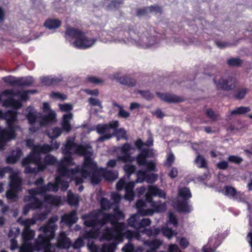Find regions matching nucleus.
<instances>
[{
  "mask_svg": "<svg viewBox=\"0 0 252 252\" xmlns=\"http://www.w3.org/2000/svg\"><path fill=\"white\" fill-rule=\"evenodd\" d=\"M87 246L91 252H98V248L95 245L92 239H89ZM115 244H103L100 252H113Z\"/></svg>",
  "mask_w": 252,
  "mask_h": 252,
  "instance_id": "a211bd4d",
  "label": "nucleus"
},
{
  "mask_svg": "<svg viewBox=\"0 0 252 252\" xmlns=\"http://www.w3.org/2000/svg\"><path fill=\"white\" fill-rule=\"evenodd\" d=\"M136 146L137 147V148H139V149H140L141 148L142 145H144L145 144L146 145H153V137H149L147 141L144 143L143 142L142 140L141 139H138L135 143Z\"/></svg>",
  "mask_w": 252,
  "mask_h": 252,
  "instance_id": "c03bdc74",
  "label": "nucleus"
},
{
  "mask_svg": "<svg viewBox=\"0 0 252 252\" xmlns=\"http://www.w3.org/2000/svg\"><path fill=\"white\" fill-rule=\"evenodd\" d=\"M195 162L198 164L199 167H201V168L206 167L207 162L204 157L201 156V155H198L197 156L195 159Z\"/></svg>",
  "mask_w": 252,
  "mask_h": 252,
  "instance_id": "09e8293b",
  "label": "nucleus"
},
{
  "mask_svg": "<svg viewBox=\"0 0 252 252\" xmlns=\"http://www.w3.org/2000/svg\"><path fill=\"white\" fill-rule=\"evenodd\" d=\"M146 165L148 170L149 171H154L156 167V163H155L154 162H153V161H149V162L147 161Z\"/></svg>",
  "mask_w": 252,
  "mask_h": 252,
  "instance_id": "e2e57ef3",
  "label": "nucleus"
},
{
  "mask_svg": "<svg viewBox=\"0 0 252 252\" xmlns=\"http://www.w3.org/2000/svg\"><path fill=\"white\" fill-rule=\"evenodd\" d=\"M10 186L11 189L6 191V194L7 197L9 199H16L17 197L16 191L20 189L22 180L16 173H12L10 176Z\"/></svg>",
  "mask_w": 252,
  "mask_h": 252,
  "instance_id": "ddd939ff",
  "label": "nucleus"
},
{
  "mask_svg": "<svg viewBox=\"0 0 252 252\" xmlns=\"http://www.w3.org/2000/svg\"><path fill=\"white\" fill-rule=\"evenodd\" d=\"M247 92H248L247 89H241V90L238 91L234 97L236 98H238V99H241V98H244Z\"/></svg>",
  "mask_w": 252,
  "mask_h": 252,
  "instance_id": "603ef678",
  "label": "nucleus"
},
{
  "mask_svg": "<svg viewBox=\"0 0 252 252\" xmlns=\"http://www.w3.org/2000/svg\"><path fill=\"white\" fill-rule=\"evenodd\" d=\"M77 219L76 210H72L70 213L65 214V215L62 217V221H64L68 226H71L72 224L75 223Z\"/></svg>",
  "mask_w": 252,
  "mask_h": 252,
  "instance_id": "5701e85b",
  "label": "nucleus"
},
{
  "mask_svg": "<svg viewBox=\"0 0 252 252\" xmlns=\"http://www.w3.org/2000/svg\"><path fill=\"white\" fill-rule=\"evenodd\" d=\"M62 132V129L59 128V127H55L52 130V135H50L51 138H56V137H58V136L61 135Z\"/></svg>",
  "mask_w": 252,
  "mask_h": 252,
  "instance_id": "6e6d98bb",
  "label": "nucleus"
},
{
  "mask_svg": "<svg viewBox=\"0 0 252 252\" xmlns=\"http://www.w3.org/2000/svg\"><path fill=\"white\" fill-rule=\"evenodd\" d=\"M206 114L207 117H209L212 120H217L219 117V115L216 114L215 112H214L213 109L211 108H208V109L206 110Z\"/></svg>",
  "mask_w": 252,
  "mask_h": 252,
  "instance_id": "864d4df0",
  "label": "nucleus"
},
{
  "mask_svg": "<svg viewBox=\"0 0 252 252\" xmlns=\"http://www.w3.org/2000/svg\"><path fill=\"white\" fill-rule=\"evenodd\" d=\"M134 186L135 182H133V181H130V182L126 183L123 179H121L116 184V188L117 189H123V188H125V198L129 200H131V199H134V197L133 191Z\"/></svg>",
  "mask_w": 252,
  "mask_h": 252,
  "instance_id": "2eb2a0df",
  "label": "nucleus"
},
{
  "mask_svg": "<svg viewBox=\"0 0 252 252\" xmlns=\"http://www.w3.org/2000/svg\"><path fill=\"white\" fill-rule=\"evenodd\" d=\"M131 149V146L128 143L124 144L123 146H121V147H119L117 149V151L120 152L121 155H118L116 159L109 160L106 163L108 167H111V168L115 167L118 160H122L124 162H131V161H133L134 158L133 157H131L130 154Z\"/></svg>",
  "mask_w": 252,
  "mask_h": 252,
  "instance_id": "1a4fd4ad",
  "label": "nucleus"
},
{
  "mask_svg": "<svg viewBox=\"0 0 252 252\" xmlns=\"http://www.w3.org/2000/svg\"><path fill=\"white\" fill-rule=\"evenodd\" d=\"M153 196H159L166 198L165 191L159 189L157 186L150 185L148 188L147 193L146 194V198L148 201L151 203L152 209H147L144 201H139L137 205L139 208V212L142 216H152L154 212H163L166 209L165 203H160V202H154Z\"/></svg>",
  "mask_w": 252,
  "mask_h": 252,
  "instance_id": "20e7f679",
  "label": "nucleus"
},
{
  "mask_svg": "<svg viewBox=\"0 0 252 252\" xmlns=\"http://www.w3.org/2000/svg\"><path fill=\"white\" fill-rule=\"evenodd\" d=\"M251 110L250 106H239L236 107L235 109H233L230 112V115L234 116V115H244L247 114L248 112H250Z\"/></svg>",
  "mask_w": 252,
  "mask_h": 252,
  "instance_id": "c9c22d12",
  "label": "nucleus"
},
{
  "mask_svg": "<svg viewBox=\"0 0 252 252\" xmlns=\"http://www.w3.org/2000/svg\"><path fill=\"white\" fill-rule=\"evenodd\" d=\"M40 146H41V145H40ZM35 147H34L33 148L34 154H33L32 157V160L35 161L38 165V170H44V169L46 168L47 165H52V164H55V163L57 162L56 158H55L54 156H53V155H51V154L46 155L44 158V161L42 162V161H41L40 154L45 153L44 152H36V151H35Z\"/></svg>",
  "mask_w": 252,
  "mask_h": 252,
  "instance_id": "f8f14e48",
  "label": "nucleus"
},
{
  "mask_svg": "<svg viewBox=\"0 0 252 252\" xmlns=\"http://www.w3.org/2000/svg\"><path fill=\"white\" fill-rule=\"evenodd\" d=\"M22 155L21 149L17 148L14 151H13L10 155L7 156L6 158V161L7 163H15Z\"/></svg>",
  "mask_w": 252,
  "mask_h": 252,
  "instance_id": "bb28decb",
  "label": "nucleus"
},
{
  "mask_svg": "<svg viewBox=\"0 0 252 252\" xmlns=\"http://www.w3.org/2000/svg\"><path fill=\"white\" fill-rule=\"evenodd\" d=\"M73 117L72 113L64 114L63 117L62 121V129L65 130L66 132H69L72 128L70 121L72 119Z\"/></svg>",
  "mask_w": 252,
  "mask_h": 252,
  "instance_id": "4be33fe9",
  "label": "nucleus"
},
{
  "mask_svg": "<svg viewBox=\"0 0 252 252\" xmlns=\"http://www.w3.org/2000/svg\"><path fill=\"white\" fill-rule=\"evenodd\" d=\"M160 231V229L157 227L149 228L148 229H144L143 232L146 233L148 236H155L158 234Z\"/></svg>",
  "mask_w": 252,
  "mask_h": 252,
  "instance_id": "a19ab883",
  "label": "nucleus"
},
{
  "mask_svg": "<svg viewBox=\"0 0 252 252\" xmlns=\"http://www.w3.org/2000/svg\"><path fill=\"white\" fill-rule=\"evenodd\" d=\"M26 144L29 147H32V152L28 157L23 159L22 161V165H25L26 166V172H37L38 169V165L37 162L33 161L32 156L34 154L33 148L35 146L33 140L32 139H27L26 140ZM36 146V145H35Z\"/></svg>",
  "mask_w": 252,
  "mask_h": 252,
  "instance_id": "9b49d317",
  "label": "nucleus"
},
{
  "mask_svg": "<svg viewBox=\"0 0 252 252\" xmlns=\"http://www.w3.org/2000/svg\"><path fill=\"white\" fill-rule=\"evenodd\" d=\"M27 109L29 112L27 115V118L30 124H34L38 118L37 114L34 108L31 106H29Z\"/></svg>",
  "mask_w": 252,
  "mask_h": 252,
  "instance_id": "2f4dec72",
  "label": "nucleus"
},
{
  "mask_svg": "<svg viewBox=\"0 0 252 252\" xmlns=\"http://www.w3.org/2000/svg\"><path fill=\"white\" fill-rule=\"evenodd\" d=\"M51 97H55L56 98H61V99H65L66 98V95L60 93H52L51 94Z\"/></svg>",
  "mask_w": 252,
  "mask_h": 252,
  "instance_id": "338daca9",
  "label": "nucleus"
},
{
  "mask_svg": "<svg viewBox=\"0 0 252 252\" xmlns=\"http://www.w3.org/2000/svg\"><path fill=\"white\" fill-rule=\"evenodd\" d=\"M3 80L5 83H7L12 86H18V87H27V86H31L33 82L31 77H29V78H19L17 79V78H15V77L9 76V77L3 78Z\"/></svg>",
  "mask_w": 252,
  "mask_h": 252,
  "instance_id": "dca6fc26",
  "label": "nucleus"
},
{
  "mask_svg": "<svg viewBox=\"0 0 252 252\" xmlns=\"http://www.w3.org/2000/svg\"><path fill=\"white\" fill-rule=\"evenodd\" d=\"M217 166L219 169L224 170V169L228 168V163L226 161H221V162H218Z\"/></svg>",
  "mask_w": 252,
  "mask_h": 252,
  "instance_id": "69168bd1",
  "label": "nucleus"
},
{
  "mask_svg": "<svg viewBox=\"0 0 252 252\" xmlns=\"http://www.w3.org/2000/svg\"><path fill=\"white\" fill-rule=\"evenodd\" d=\"M157 94L161 99L167 102H181L185 99L183 96H179V95H176V94H171L157 93Z\"/></svg>",
  "mask_w": 252,
  "mask_h": 252,
  "instance_id": "aec40b11",
  "label": "nucleus"
},
{
  "mask_svg": "<svg viewBox=\"0 0 252 252\" xmlns=\"http://www.w3.org/2000/svg\"><path fill=\"white\" fill-rule=\"evenodd\" d=\"M152 222L151 220L149 218L146 219H142L139 222V228H145L146 226H150Z\"/></svg>",
  "mask_w": 252,
  "mask_h": 252,
  "instance_id": "5fc2aeb1",
  "label": "nucleus"
},
{
  "mask_svg": "<svg viewBox=\"0 0 252 252\" xmlns=\"http://www.w3.org/2000/svg\"><path fill=\"white\" fill-rule=\"evenodd\" d=\"M111 198L113 199L115 205L114 208V214L110 213H104L103 217L99 219L100 215L101 214V210H95L93 211L88 216H83L82 218L85 220L84 223L86 226L91 227L90 230H86L84 237V238H95L98 235L99 230L101 227L106 224L110 223L114 227V229H109L107 228L103 234V237L105 239H114L118 242H122L123 239L124 234L128 238H136L138 240L141 239V235L139 233L132 232V231H127L126 232V226L123 222H119L120 218H124V214L117 206V203H118L121 199V195L119 193L113 192L111 194Z\"/></svg>",
  "mask_w": 252,
  "mask_h": 252,
  "instance_id": "f03ea898",
  "label": "nucleus"
},
{
  "mask_svg": "<svg viewBox=\"0 0 252 252\" xmlns=\"http://www.w3.org/2000/svg\"><path fill=\"white\" fill-rule=\"evenodd\" d=\"M101 209L109 210L112 207V204L108 199L103 197L100 201Z\"/></svg>",
  "mask_w": 252,
  "mask_h": 252,
  "instance_id": "79ce46f5",
  "label": "nucleus"
},
{
  "mask_svg": "<svg viewBox=\"0 0 252 252\" xmlns=\"http://www.w3.org/2000/svg\"><path fill=\"white\" fill-rule=\"evenodd\" d=\"M64 157L58 163L57 171L59 173L56 182L51 184L57 191L59 186L62 190H66L70 181H75L76 185L84 182L89 176L93 184H98L101 179V172L95 162L91 158L92 148L89 145H78L74 139L68 138L63 149Z\"/></svg>",
  "mask_w": 252,
  "mask_h": 252,
  "instance_id": "f257e3e1",
  "label": "nucleus"
},
{
  "mask_svg": "<svg viewBox=\"0 0 252 252\" xmlns=\"http://www.w3.org/2000/svg\"><path fill=\"white\" fill-rule=\"evenodd\" d=\"M71 244V242L69 238L67 237L65 233H61L57 241V247L60 248H68Z\"/></svg>",
  "mask_w": 252,
  "mask_h": 252,
  "instance_id": "412c9836",
  "label": "nucleus"
},
{
  "mask_svg": "<svg viewBox=\"0 0 252 252\" xmlns=\"http://www.w3.org/2000/svg\"><path fill=\"white\" fill-rule=\"evenodd\" d=\"M118 241L117 242H112V244H115L116 246L115 248L113 250V252H115V250L117 247V245L118 244ZM122 250L124 252H133L134 250V246L132 245V244H130V243H128L127 244H126V245H125L124 247H123Z\"/></svg>",
  "mask_w": 252,
  "mask_h": 252,
  "instance_id": "49530a36",
  "label": "nucleus"
},
{
  "mask_svg": "<svg viewBox=\"0 0 252 252\" xmlns=\"http://www.w3.org/2000/svg\"><path fill=\"white\" fill-rule=\"evenodd\" d=\"M65 33L71 38H75V40L73 42V44L79 48L90 47L95 42V39H89L85 36L82 32L78 29H75V28H67Z\"/></svg>",
  "mask_w": 252,
  "mask_h": 252,
  "instance_id": "6e6552de",
  "label": "nucleus"
},
{
  "mask_svg": "<svg viewBox=\"0 0 252 252\" xmlns=\"http://www.w3.org/2000/svg\"><path fill=\"white\" fill-rule=\"evenodd\" d=\"M179 198L177 201L176 207L178 211L181 212H189L190 207L189 206L188 199L191 197V193L189 188L184 187L179 189Z\"/></svg>",
  "mask_w": 252,
  "mask_h": 252,
  "instance_id": "9d476101",
  "label": "nucleus"
},
{
  "mask_svg": "<svg viewBox=\"0 0 252 252\" xmlns=\"http://www.w3.org/2000/svg\"><path fill=\"white\" fill-rule=\"evenodd\" d=\"M162 232L163 235L167 236L169 239L172 238L174 235H177V234L176 232L173 231V230H172V229H170V228H163Z\"/></svg>",
  "mask_w": 252,
  "mask_h": 252,
  "instance_id": "8fccbe9b",
  "label": "nucleus"
},
{
  "mask_svg": "<svg viewBox=\"0 0 252 252\" xmlns=\"http://www.w3.org/2000/svg\"><path fill=\"white\" fill-rule=\"evenodd\" d=\"M179 244L183 248H186V247H188L189 243L186 238H185V237H182L179 241Z\"/></svg>",
  "mask_w": 252,
  "mask_h": 252,
  "instance_id": "774afa93",
  "label": "nucleus"
},
{
  "mask_svg": "<svg viewBox=\"0 0 252 252\" xmlns=\"http://www.w3.org/2000/svg\"><path fill=\"white\" fill-rule=\"evenodd\" d=\"M4 94H10V95H18L20 96L21 100H26L28 98V92L26 91H19V92H14V90H5L3 92Z\"/></svg>",
  "mask_w": 252,
  "mask_h": 252,
  "instance_id": "c756f323",
  "label": "nucleus"
},
{
  "mask_svg": "<svg viewBox=\"0 0 252 252\" xmlns=\"http://www.w3.org/2000/svg\"><path fill=\"white\" fill-rule=\"evenodd\" d=\"M112 104L113 106L118 107L119 109L118 116L119 117H123L124 118H127L130 116V113L128 111H126L123 108V106H121L119 104H118L115 101H113Z\"/></svg>",
  "mask_w": 252,
  "mask_h": 252,
  "instance_id": "e433bc0d",
  "label": "nucleus"
},
{
  "mask_svg": "<svg viewBox=\"0 0 252 252\" xmlns=\"http://www.w3.org/2000/svg\"><path fill=\"white\" fill-rule=\"evenodd\" d=\"M227 63L229 66L238 67V66H241L243 61L240 58H230L227 61Z\"/></svg>",
  "mask_w": 252,
  "mask_h": 252,
  "instance_id": "37998d69",
  "label": "nucleus"
},
{
  "mask_svg": "<svg viewBox=\"0 0 252 252\" xmlns=\"http://www.w3.org/2000/svg\"><path fill=\"white\" fill-rule=\"evenodd\" d=\"M118 81L120 84H122V85H126V86H127L128 87H134V86L136 85L137 83L135 79H132V78H130V77H126V76L118 78Z\"/></svg>",
  "mask_w": 252,
  "mask_h": 252,
  "instance_id": "72a5a7b5",
  "label": "nucleus"
},
{
  "mask_svg": "<svg viewBox=\"0 0 252 252\" xmlns=\"http://www.w3.org/2000/svg\"><path fill=\"white\" fill-rule=\"evenodd\" d=\"M213 82L218 89H223V90H232L236 86V81L234 78L229 77L228 78H215Z\"/></svg>",
  "mask_w": 252,
  "mask_h": 252,
  "instance_id": "4468645a",
  "label": "nucleus"
},
{
  "mask_svg": "<svg viewBox=\"0 0 252 252\" xmlns=\"http://www.w3.org/2000/svg\"><path fill=\"white\" fill-rule=\"evenodd\" d=\"M0 117L1 118L4 117L7 124V129H3L0 132V149H2L6 141H9L15 137V131L19 127L17 125V111L12 110L7 111L4 114L1 110H0Z\"/></svg>",
  "mask_w": 252,
  "mask_h": 252,
  "instance_id": "39448f33",
  "label": "nucleus"
},
{
  "mask_svg": "<svg viewBox=\"0 0 252 252\" xmlns=\"http://www.w3.org/2000/svg\"><path fill=\"white\" fill-rule=\"evenodd\" d=\"M103 175L106 179L107 180H115L117 179L119 176L118 172L117 171H112V170H107L103 172Z\"/></svg>",
  "mask_w": 252,
  "mask_h": 252,
  "instance_id": "ea45409f",
  "label": "nucleus"
},
{
  "mask_svg": "<svg viewBox=\"0 0 252 252\" xmlns=\"http://www.w3.org/2000/svg\"><path fill=\"white\" fill-rule=\"evenodd\" d=\"M138 201H139V200L136 202V207L138 209V213L136 214H134L128 219V223L129 225L135 228H140L139 215H141V213L139 212V208L137 206ZM141 216L142 215H141Z\"/></svg>",
  "mask_w": 252,
  "mask_h": 252,
  "instance_id": "b1692460",
  "label": "nucleus"
},
{
  "mask_svg": "<svg viewBox=\"0 0 252 252\" xmlns=\"http://www.w3.org/2000/svg\"><path fill=\"white\" fill-rule=\"evenodd\" d=\"M154 155L152 149H142L140 154L136 157V161L138 165H146V158L153 157Z\"/></svg>",
  "mask_w": 252,
  "mask_h": 252,
  "instance_id": "6ab92c4d",
  "label": "nucleus"
},
{
  "mask_svg": "<svg viewBox=\"0 0 252 252\" xmlns=\"http://www.w3.org/2000/svg\"><path fill=\"white\" fill-rule=\"evenodd\" d=\"M119 125L118 121H114L108 124V125H99L96 127V130L98 133L102 134L104 133V135H102L98 137L97 141L102 142L107 139H110L112 137L113 134L111 133V130L113 129L114 132H115L117 135V140H120V138H124L127 139L126 132L123 128H120L117 130Z\"/></svg>",
  "mask_w": 252,
  "mask_h": 252,
  "instance_id": "0eeeda50",
  "label": "nucleus"
},
{
  "mask_svg": "<svg viewBox=\"0 0 252 252\" xmlns=\"http://www.w3.org/2000/svg\"><path fill=\"white\" fill-rule=\"evenodd\" d=\"M228 161H230V162L240 164L243 160L242 157H240V156H237V155H230V156L228 157Z\"/></svg>",
  "mask_w": 252,
  "mask_h": 252,
  "instance_id": "3c124183",
  "label": "nucleus"
},
{
  "mask_svg": "<svg viewBox=\"0 0 252 252\" xmlns=\"http://www.w3.org/2000/svg\"><path fill=\"white\" fill-rule=\"evenodd\" d=\"M137 177L136 182H143L144 180H147L148 183H151L157 179V176L154 174L151 178H148L146 171H143V170H139L137 173Z\"/></svg>",
  "mask_w": 252,
  "mask_h": 252,
  "instance_id": "cd10ccee",
  "label": "nucleus"
},
{
  "mask_svg": "<svg viewBox=\"0 0 252 252\" xmlns=\"http://www.w3.org/2000/svg\"><path fill=\"white\" fill-rule=\"evenodd\" d=\"M58 219V216L50 218L47 224L39 228L43 233L39 235L34 246H33L30 243L29 240L32 239L35 234L34 231L30 228V226L35 223V220L34 219L22 220L21 218H19L18 221L25 227L22 233L23 242L20 247V252H32L34 248H36L37 250L43 249V252H55L56 247L51 245L50 240L55 235V231L57 228L56 222Z\"/></svg>",
  "mask_w": 252,
  "mask_h": 252,
  "instance_id": "7ed1b4c3",
  "label": "nucleus"
},
{
  "mask_svg": "<svg viewBox=\"0 0 252 252\" xmlns=\"http://www.w3.org/2000/svg\"><path fill=\"white\" fill-rule=\"evenodd\" d=\"M63 78H51V77H42L41 78V82L43 85L49 86V85H55L62 81Z\"/></svg>",
  "mask_w": 252,
  "mask_h": 252,
  "instance_id": "473e14b6",
  "label": "nucleus"
},
{
  "mask_svg": "<svg viewBox=\"0 0 252 252\" xmlns=\"http://www.w3.org/2000/svg\"><path fill=\"white\" fill-rule=\"evenodd\" d=\"M50 189H56L52 184H48L46 187H41V188H34V189H30L28 190L29 195H26L24 198L25 201H28L29 203L26 205L23 209V213L24 215H27L31 208L35 209V208H40L43 205V203L40 199H38L37 195L38 194H43L47 190Z\"/></svg>",
  "mask_w": 252,
  "mask_h": 252,
  "instance_id": "423d86ee",
  "label": "nucleus"
},
{
  "mask_svg": "<svg viewBox=\"0 0 252 252\" xmlns=\"http://www.w3.org/2000/svg\"><path fill=\"white\" fill-rule=\"evenodd\" d=\"M88 101L89 103L91 105H93V106H95V105H96L97 106H98L100 109H102V108H103L101 101H100V100H99V99H97V98H89L88 99Z\"/></svg>",
  "mask_w": 252,
  "mask_h": 252,
  "instance_id": "de8ad7c7",
  "label": "nucleus"
},
{
  "mask_svg": "<svg viewBox=\"0 0 252 252\" xmlns=\"http://www.w3.org/2000/svg\"><path fill=\"white\" fill-rule=\"evenodd\" d=\"M139 93L143 97L147 98V99H150V98H152L154 97L153 94L149 91H139Z\"/></svg>",
  "mask_w": 252,
  "mask_h": 252,
  "instance_id": "4d7b16f0",
  "label": "nucleus"
},
{
  "mask_svg": "<svg viewBox=\"0 0 252 252\" xmlns=\"http://www.w3.org/2000/svg\"><path fill=\"white\" fill-rule=\"evenodd\" d=\"M43 110L44 112H47L48 114L46 116L42 117L41 120L39 123V126L47 125L50 123L54 122L56 120V113L54 111L51 110L50 106L48 103H44L43 106Z\"/></svg>",
  "mask_w": 252,
  "mask_h": 252,
  "instance_id": "f3484780",
  "label": "nucleus"
},
{
  "mask_svg": "<svg viewBox=\"0 0 252 252\" xmlns=\"http://www.w3.org/2000/svg\"><path fill=\"white\" fill-rule=\"evenodd\" d=\"M45 203L52 204V205H60L62 199L60 196H54V195H45L44 199Z\"/></svg>",
  "mask_w": 252,
  "mask_h": 252,
  "instance_id": "7c9ffc66",
  "label": "nucleus"
},
{
  "mask_svg": "<svg viewBox=\"0 0 252 252\" xmlns=\"http://www.w3.org/2000/svg\"><path fill=\"white\" fill-rule=\"evenodd\" d=\"M59 107L63 112H70L73 106L70 104H63V105H59Z\"/></svg>",
  "mask_w": 252,
  "mask_h": 252,
  "instance_id": "13d9d810",
  "label": "nucleus"
},
{
  "mask_svg": "<svg viewBox=\"0 0 252 252\" xmlns=\"http://www.w3.org/2000/svg\"><path fill=\"white\" fill-rule=\"evenodd\" d=\"M224 190V194L228 197H230V198H233V199H238V197H239L240 199H241L240 197V193L238 192L236 190V188L233 187V186H225L223 188Z\"/></svg>",
  "mask_w": 252,
  "mask_h": 252,
  "instance_id": "a878e982",
  "label": "nucleus"
},
{
  "mask_svg": "<svg viewBox=\"0 0 252 252\" xmlns=\"http://www.w3.org/2000/svg\"><path fill=\"white\" fill-rule=\"evenodd\" d=\"M61 24V21L59 20H47L44 23L46 28L48 29H56L59 28Z\"/></svg>",
  "mask_w": 252,
  "mask_h": 252,
  "instance_id": "58836bf2",
  "label": "nucleus"
},
{
  "mask_svg": "<svg viewBox=\"0 0 252 252\" xmlns=\"http://www.w3.org/2000/svg\"><path fill=\"white\" fill-rule=\"evenodd\" d=\"M87 79L90 82L94 83V84H100V83H103V79H97L95 77H88Z\"/></svg>",
  "mask_w": 252,
  "mask_h": 252,
  "instance_id": "680f3d73",
  "label": "nucleus"
},
{
  "mask_svg": "<svg viewBox=\"0 0 252 252\" xmlns=\"http://www.w3.org/2000/svg\"><path fill=\"white\" fill-rule=\"evenodd\" d=\"M168 218L169 221L174 224L175 226H177L178 223L177 219L176 216H175L174 214L172 213V212H168Z\"/></svg>",
  "mask_w": 252,
  "mask_h": 252,
  "instance_id": "bf43d9fd",
  "label": "nucleus"
},
{
  "mask_svg": "<svg viewBox=\"0 0 252 252\" xmlns=\"http://www.w3.org/2000/svg\"><path fill=\"white\" fill-rule=\"evenodd\" d=\"M144 244L149 247L146 252H156V250L162 245V242L158 239H154L152 241H149V240L144 241Z\"/></svg>",
  "mask_w": 252,
  "mask_h": 252,
  "instance_id": "393cba45",
  "label": "nucleus"
},
{
  "mask_svg": "<svg viewBox=\"0 0 252 252\" xmlns=\"http://www.w3.org/2000/svg\"><path fill=\"white\" fill-rule=\"evenodd\" d=\"M136 167L135 165H133V164H129V163H126L124 166V170L126 174L129 176L131 173H133L135 172Z\"/></svg>",
  "mask_w": 252,
  "mask_h": 252,
  "instance_id": "a18cd8bd",
  "label": "nucleus"
},
{
  "mask_svg": "<svg viewBox=\"0 0 252 252\" xmlns=\"http://www.w3.org/2000/svg\"><path fill=\"white\" fill-rule=\"evenodd\" d=\"M169 252H182L177 245L170 244L169 246Z\"/></svg>",
  "mask_w": 252,
  "mask_h": 252,
  "instance_id": "0e129e2a",
  "label": "nucleus"
},
{
  "mask_svg": "<svg viewBox=\"0 0 252 252\" xmlns=\"http://www.w3.org/2000/svg\"><path fill=\"white\" fill-rule=\"evenodd\" d=\"M174 155L173 154H169L167 157L166 161L165 164L166 166H171V164L174 161Z\"/></svg>",
  "mask_w": 252,
  "mask_h": 252,
  "instance_id": "052dcab7",
  "label": "nucleus"
},
{
  "mask_svg": "<svg viewBox=\"0 0 252 252\" xmlns=\"http://www.w3.org/2000/svg\"><path fill=\"white\" fill-rule=\"evenodd\" d=\"M68 202L71 205H78L79 197L77 194H74L71 190L68 191Z\"/></svg>",
  "mask_w": 252,
  "mask_h": 252,
  "instance_id": "4c0bfd02",
  "label": "nucleus"
},
{
  "mask_svg": "<svg viewBox=\"0 0 252 252\" xmlns=\"http://www.w3.org/2000/svg\"><path fill=\"white\" fill-rule=\"evenodd\" d=\"M60 145V142L54 141V142L52 143L51 146L47 145V144H44V145H42V147H36L35 148V150H36V151L49 152V151H51L53 149H58V148H59Z\"/></svg>",
  "mask_w": 252,
  "mask_h": 252,
  "instance_id": "c85d7f7f",
  "label": "nucleus"
},
{
  "mask_svg": "<svg viewBox=\"0 0 252 252\" xmlns=\"http://www.w3.org/2000/svg\"><path fill=\"white\" fill-rule=\"evenodd\" d=\"M4 106H12L14 108H20L22 106V103L20 100H15L14 98L11 97L6 99L3 102Z\"/></svg>",
  "mask_w": 252,
  "mask_h": 252,
  "instance_id": "f704fd0d",
  "label": "nucleus"
}]
</instances>
